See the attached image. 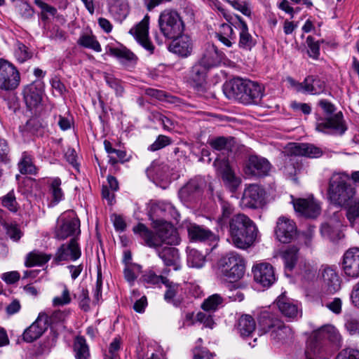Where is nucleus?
<instances>
[{
    "mask_svg": "<svg viewBox=\"0 0 359 359\" xmlns=\"http://www.w3.org/2000/svg\"><path fill=\"white\" fill-rule=\"evenodd\" d=\"M185 228L191 241L201 242L215 239V234L210 230L195 223H187Z\"/></svg>",
    "mask_w": 359,
    "mask_h": 359,
    "instance_id": "obj_28",
    "label": "nucleus"
},
{
    "mask_svg": "<svg viewBox=\"0 0 359 359\" xmlns=\"http://www.w3.org/2000/svg\"><path fill=\"white\" fill-rule=\"evenodd\" d=\"M230 4L234 9L240 11L241 13L246 16H250L251 10L249 4L246 1H240L238 0H224Z\"/></svg>",
    "mask_w": 359,
    "mask_h": 359,
    "instance_id": "obj_52",
    "label": "nucleus"
},
{
    "mask_svg": "<svg viewBox=\"0 0 359 359\" xmlns=\"http://www.w3.org/2000/svg\"><path fill=\"white\" fill-rule=\"evenodd\" d=\"M149 16L146 15L129 32L134 36L137 41L149 52V54L151 55L154 50V46L149 39Z\"/></svg>",
    "mask_w": 359,
    "mask_h": 359,
    "instance_id": "obj_11",
    "label": "nucleus"
},
{
    "mask_svg": "<svg viewBox=\"0 0 359 359\" xmlns=\"http://www.w3.org/2000/svg\"><path fill=\"white\" fill-rule=\"evenodd\" d=\"M221 207L222 215L217 218V222L220 225H223L225 220L233 212L234 209L230 203L226 201H222Z\"/></svg>",
    "mask_w": 359,
    "mask_h": 359,
    "instance_id": "obj_55",
    "label": "nucleus"
},
{
    "mask_svg": "<svg viewBox=\"0 0 359 359\" xmlns=\"http://www.w3.org/2000/svg\"><path fill=\"white\" fill-rule=\"evenodd\" d=\"M127 161H128V158L127 157L126 152L123 150L114 149L112 154L109 156V163L112 165L118 162L123 163Z\"/></svg>",
    "mask_w": 359,
    "mask_h": 359,
    "instance_id": "obj_60",
    "label": "nucleus"
},
{
    "mask_svg": "<svg viewBox=\"0 0 359 359\" xmlns=\"http://www.w3.org/2000/svg\"><path fill=\"white\" fill-rule=\"evenodd\" d=\"M14 54L18 61L21 63L31 58L32 55L28 48L20 41H17L15 44Z\"/></svg>",
    "mask_w": 359,
    "mask_h": 359,
    "instance_id": "obj_47",
    "label": "nucleus"
},
{
    "mask_svg": "<svg viewBox=\"0 0 359 359\" xmlns=\"http://www.w3.org/2000/svg\"><path fill=\"white\" fill-rule=\"evenodd\" d=\"M105 80L109 86L115 90L117 96L123 95L124 88L119 80L111 76H106Z\"/></svg>",
    "mask_w": 359,
    "mask_h": 359,
    "instance_id": "obj_62",
    "label": "nucleus"
},
{
    "mask_svg": "<svg viewBox=\"0 0 359 359\" xmlns=\"http://www.w3.org/2000/svg\"><path fill=\"white\" fill-rule=\"evenodd\" d=\"M347 208L346 217L350 222L353 223L359 217V199H353L348 202Z\"/></svg>",
    "mask_w": 359,
    "mask_h": 359,
    "instance_id": "obj_50",
    "label": "nucleus"
},
{
    "mask_svg": "<svg viewBox=\"0 0 359 359\" xmlns=\"http://www.w3.org/2000/svg\"><path fill=\"white\" fill-rule=\"evenodd\" d=\"M341 215L336 212L333 216L325 222L320 228L321 235L330 240L339 238V231L341 226Z\"/></svg>",
    "mask_w": 359,
    "mask_h": 359,
    "instance_id": "obj_24",
    "label": "nucleus"
},
{
    "mask_svg": "<svg viewBox=\"0 0 359 359\" xmlns=\"http://www.w3.org/2000/svg\"><path fill=\"white\" fill-rule=\"evenodd\" d=\"M234 97L244 104H258L263 96L264 88L257 83L241 78L231 82Z\"/></svg>",
    "mask_w": 359,
    "mask_h": 359,
    "instance_id": "obj_4",
    "label": "nucleus"
},
{
    "mask_svg": "<svg viewBox=\"0 0 359 359\" xmlns=\"http://www.w3.org/2000/svg\"><path fill=\"white\" fill-rule=\"evenodd\" d=\"M298 250L292 247L290 248L281 253V257L284 261L286 270L292 271L298 259Z\"/></svg>",
    "mask_w": 359,
    "mask_h": 359,
    "instance_id": "obj_41",
    "label": "nucleus"
},
{
    "mask_svg": "<svg viewBox=\"0 0 359 359\" xmlns=\"http://www.w3.org/2000/svg\"><path fill=\"white\" fill-rule=\"evenodd\" d=\"M69 310H57L53 312L50 315L46 313V316L47 317L46 320L47 327L48 325L53 327H55L57 325H62V324L65 323L67 318L69 315Z\"/></svg>",
    "mask_w": 359,
    "mask_h": 359,
    "instance_id": "obj_39",
    "label": "nucleus"
},
{
    "mask_svg": "<svg viewBox=\"0 0 359 359\" xmlns=\"http://www.w3.org/2000/svg\"><path fill=\"white\" fill-rule=\"evenodd\" d=\"M271 168L270 163L265 158L251 156L245 168V173L255 177L266 175Z\"/></svg>",
    "mask_w": 359,
    "mask_h": 359,
    "instance_id": "obj_19",
    "label": "nucleus"
},
{
    "mask_svg": "<svg viewBox=\"0 0 359 359\" xmlns=\"http://www.w3.org/2000/svg\"><path fill=\"white\" fill-rule=\"evenodd\" d=\"M24 99L29 110L37 108L42 101L43 85L40 81H35L27 86L23 91Z\"/></svg>",
    "mask_w": 359,
    "mask_h": 359,
    "instance_id": "obj_16",
    "label": "nucleus"
},
{
    "mask_svg": "<svg viewBox=\"0 0 359 359\" xmlns=\"http://www.w3.org/2000/svg\"><path fill=\"white\" fill-rule=\"evenodd\" d=\"M155 249L158 256L162 259L165 265L168 266H172L176 271L181 269L180 254L177 248L172 247H161Z\"/></svg>",
    "mask_w": 359,
    "mask_h": 359,
    "instance_id": "obj_26",
    "label": "nucleus"
},
{
    "mask_svg": "<svg viewBox=\"0 0 359 359\" xmlns=\"http://www.w3.org/2000/svg\"><path fill=\"white\" fill-rule=\"evenodd\" d=\"M214 166L215 167L217 172L222 176L224 182L233 187H236L238 185L239 182L236 177L235 174L229 165L227 159L225 158L222 159L219 158H216L214 162Z\"/></svg>",
    "mask_w": 359,
    "mask_h": 359,
    "instance_id": "obj_27",
    "label": "nucleus"
},
{
    "mask_svg": "<svg viewBox=\"0 0 359 359\" xmlns=\"http://www.w3.org/2000/svg\"><path fill=\"white\" fill-rule=\"evenodd\" d=\"M20 76L17 68L8 61L0 59V89L13 90L19 86Z\"/></svg>",
    "mask_w": 359,
    "mask_h": 359,
    "instance_id": "obj_8",
    "label": "nucleus"
},
{
    "mask_svg": "<svg viewBox=\"0 0 359 359\" xmlns=\"http://www.w3.org/2000/svg\"><path fill=\"white\" fill-rule=\"evenodd\" d=\"M238 22L234 27L239 32L238 46L241 48L250 50L255 44V41L250 34L247 24L239 16H236Z\"/></svg>",
    "mask_w": 359,
    "mask_h": 359,
    "instance_id": "obj_29",
    "label": "nucleus"
},
{
    "mask_svg": "<svg viewBox=\"0 0 359 359\" xmlns=\"http://www.w3.org/2000/svg\"><path fill=\"white\" fill-rule=\"evenodd\" d=\"M346 129L341 112L337 113L316 125L317 130L332 135H342Z\"/></svg>",
    "mask_w": 359,
    "mask_h": 359,
    "instance_id": "obj_13",
    "label": "nucleus"
},
{
    "mask_svg": "<svg viewBox=\"0 0 359 359\" xmlns=\"http://www.w3.org/2000/svg\"><path fill=\"white\" fill-rule=\"evenodd\" d=\"M111 53L114 55L116 56L117 57L125 59L128 61L133 60L135 57V55L126 48H113L111 49Z\"/></svg>",
    "mask_w": 359,
    "mask_h": 359,
    "instance_id": "obj_64",
    "label": "nucleus"
},
{
    "mask_svg": "<svg viewBox=\"0 0 359 359\" xmlns=\"http://www.w3.org/2000/svg\"><path fill=\"white\" fill-rule=\"evenodd\" d=\"M349 179L350 176L346 172H334L332 175L329 181L327 195L333 204L344 207L353 199L355 189L348 183Z\"/></svg>",
    "mask_w": 359,
    "mask_h": 359,
    "instance_id": "obj_3",
    "label": "nucleus"
},
{
    "mask_svg": "<svg viewBox=\"0 0 359 359\" xmlns=\"http://www.w3.org/2000/svg\"><path fill=\"white\" fill-rule=\"evenodd\" d=\"M209 70V68L198 61L194 65L190 72V80L194 88L198 90L202 88L205 82L207 74Z\"/></svg>",
    "mask_w": 359,
    "mask_h": 359,
    "instance_id": "obj_32",
    "label": "nucleus"
},
{
    "mask_svg": "<svg viewBox=\"0 0 359 359\" xmlns=\"http://www.w3.org/2000/svg\"><path fill=\"white\" fill-rule=\"evenodd\" d=\"M345 327L351 335H359V318H351L345 323Z\"/></svg>",
    "mask_w": 359,
    "mask_h": 359,
    "instance_id": "obj_58",
    "label": "nucleus"
},
{
    "mask_svg": "<svg viewBox=\"0 0 359 359\" xmlns=\"http://www.w3.org/2000/svg\"><path fill=\"white\" fill-rule=\"evenodd\" d=\"M46 319V313H39L36 320L24 331V341L30 343L39 339L48 328Z\"/></svg>",
    "mask_w": 359,
    "mask_h": 359,
    "instance_id": "obj_21",
    "label": "nucleus"
},
{
    "mask_svg": "<svg viewBox=\"0 0 359 359\" xmlns=\"http://www.w3.org/2000/svg\"><path fill=\"white\" fill-rule=\"evenodd\" d=\"M160 32L167 39H175L181 35L185 28L180 15L175 10L165 9L158 17Z\"/></svg>",
    "mask_w": 359,
    "mask_h": 359,
    "instance_id": "obj_6",
    "label": "nucleus"
},
{
    "mask_svg": "<svg viewBox=\"0 0 359 359\" xmlns=\"http://www.w3.org/2000/svg\"><path fill=\"white\" fill-rule=\"evenodd\" d=\"M2 204L12 212L17 211V202L13 191H10L3 198Z\"/></svg>",
    "mask_w": 359,
    "mask_h": 359,
    "instance_id": "obj_59",
    "label": "nucleus"
},
{
    "mask_svg": "<svg viewBox=\"0 0 359 359\" xmlns=\"http://www.w3.org/2000/svg\"><path fill=\"white\" fill-rule=\"evenodd\" d=\"M342 270L348 277H359V248H351L343 255Z\"/></svg>",
    "mask_w": 359,
    "mask_h": 359,
    "instance_id": "obj_14",
    "label": "nucleus"
},
{
    "mask_svg": "<svg viewBox=\"0 0 359 359\" xmlns=\"http://www.w3.org/2000/svg\"><path fill=\"white\" fill-rule=\"evenodd\" d=\"M264 189L257 184H250L243 191L241 205L243 208L257 209L264 205Z\"/></svg>",
    "mask_w": 359,
    "mask_h": 359,
    "instance_id": "obj_10",
    "label": "nucleus"
},
{
    "mask_svg": "<svg viewBox=\"0 0 359 359\" xmlns=\"http://www.w3.org/2000/svg\"><path fill=\"white\" fill-rule=\"evenodd\" d=\"M258 230L254 222L245 215H234L229 222V233L233 245L247 249L255 242Z\"/></svg>",
    "mask_w": 359,
    "mask_h": 359,
    "instance_id": "obj_2",
    "label": "nucleus"
},
{
    "mask_svg": "<svg viewBox=\"0 0 359 359\" xmlns=\"http://www.w3.org/2000/svg\"><path fill=\"white\" fill-rule=\"evenodd\" d=\"M222 297L217 294H215L206 299L201 306L204 311H215L222 304Z\"/></svg>",
    "mask_w": 359,
    "mask_h": 359,
    "instance_id": "obj_46",
    "label": "nucleus"
},
{
    "mask_svg": "<svg viewBox=\"0 0 359 359\" xmlns=\"http://www.w3.org/2000/svg\"><path fill=\"white\" fill-rule=\"evenodd\" d=\"M74 352L76 359H88L90 352L86 341L83 337H76L74 342Z\"/></svg>",
    "mask_w": 359,
    "mask_h": 359,
    "instance_id": "obj_38",
    "label": "nucleus"
},
{
    "mask_svg": "<svg viewBox=\"0 0 359 359\" xmlns=\"http://www.w3.org/2000/svg\"><path fill=\"white\" fill-rule=\"evenodd\" d=\"M297 89L304 90L311 94H320L325 90V83L318 78L309 76L304 79V82L297 83Z\"/></svg>",
    "mask_w": 359,
    "mask_h": 359,
    "instance_id": "obj_33",
    "label": "nucleus"
},
{
    "mask_svg": "<svg viewBox=\"0 0 359 359\" xmlns=\"http://www.w3.org/2000/svg\"><path fill=\"white\" fill-rule=\"evenodd\" d=\"M170 144V139L165 135H159L156 141L149 146V149L152 151L161 149Z\"/></svg>",
    "mask_w": 359,
    "mask_h": 359,
    "instance_id": "obj_63",
    "label": "nucleus"
},
{
    "mask_svg": "<svg viewBox=\"0 0 359 359\" xmlns=\"http://www.w3.org/2000/svg\"><path fill=\"white\" fill-rule=\"evenodd\" d=\"M201 184L197 180L189 181L179 192L180 197L184 201H191L201 193Z\"/></svg>",
    "mask_w": 359,
    "mask_h": 359,
    "instance_id": "obj_34",
    "label": "nucleus"
},
{
    "mask_svg": "<svg viewBox=\"0 0 359 359\" xmlns=\"http://www.w3.org/2000/svg\"><path fill=\"white\" fill-rule=\"evenodd\" d=\"M61 180L58 178L54 179L51 183V190L53 199L58 203L63 198V192L60 188Z\"/></svg>",
    "mask_w": 359,
    "mask_h": 359,
    "instance_id": "obj_57",
    "label": "nucleus"
},
{
    "mask_svg": "<svg viewBox=\"0 0 359 359\" xmlns=\"http://www.w3.org/2000/svg\"><path fill=\"white\" fill-rule=\"evenodd\" d=\"M50 259V255L34 250L27 254L25 264L27 267L41 266L48 262Z\"/></svg>",
    "mask_w": 359,
    "mask_h": 359,
    "instance_id": "obj_37",
    "label": "nucleus"
},
{
    "mask_svg": "<svg viewBox=\"0 0 359 359\" xmlns=\"http://www.w3.org/2000/svg\"><path fill=\"white\" fill-rule=\"evenodd\" d=\"M309 50L308 53L310 57L317 59L320 54V46L318 42L314 41L311 36H308L306 39Z\"/></svg>",
    "mask_w": 359,
    "mask_h": 359,
    "instance_id": "obj_61",
    "label": "nucleus"
},
{
    "mask_svg": "<svg viewBox=\"0 0 359 359\" xmlns=\"http://www.w3.org/2000/svg\"><path fill=\"white\" fill-rule=\"evenodd\" d=\"M223 58L222 53L213 44H206L198 62L210 69L218 66Z\"/></svg>",
    "mask_w": 359,
    "mask_h": 359,
    "instance_id": "obj_20",
    "label": "nucleus"
},
{
    "mask_svg": "<svg viewBox=\"0 0 359 359\" xmlns=\"http://www.w3.org/2000/svg\"><path fill=\"white\" fill-rule=\"evenodd\" d=\"M314 338L316 341L327 339L337 346H341L342 342V337L339 331L330 325L323 326L315 331Z\"/></svg>",
    "mask_w": 359,
    "mask_h": 359,
    "instance_id": "obj_30",
    "label": "nucleus"
},
{
    "mask_svg": "<svg viewBox=\"0 0 359 359\" xmlns=\"http://www.w3.org/2000/svg\"><path fill=\"white\" fill-rule=\"evenodd\" d=\"M260 325L264 332H271V338L275 342H283L292 337L291 328L285 325L280 320L263 319L260 322Z\"/></svg>",
    "mask_w": 359,
    "mask_h": 359,
    "instance_id": "obj_9",
    "label": "nucleus"
},
{
    "mask_svg": "<svg viewBox=\"0 0 359 359\" xmlns=\"http://www.w3.org/2000/svg\"><path fill=\"white\" fill-rule=\"evenodd\" d=\"M205 263V257L195 249H190L187 255V264L189 267L200 269Z\"/></svg>",
    "mask_w": 359,
    "mask_h": 359,
    "instance_id": "obj_40",
    "label": "nucleus"
},
{
    "mask_svg": "<svg viewBox=\"0 0 359 359\" xmlns=\"http://www.w3.org/2000/svg\"><path fill=\"white\" fill-rule=\"evenodd\" d=\"M275 234L277 239L281 243L291 242L297 234L295 223L286 217H280L276 222Z\"/></svg>",
    "mask_w": 359,
    "mask_h": 359,
    "instance_id": "obj_12",
    "label": "nucleus"
},
{
    "mask_svg": "<svg viewBox=\"0 0 359 359\" xmlns=\"http://www.w3.org/2000/svg\"><path fill=\"white\" fill-rule=\"evenodd\" d=\"M80 220L72 212L63 215L58 220L55 229V238L65 240L68 237L77 236L80 234Z\"/></svg>",
    "mask_w": 359,
    "mask_h": 359,
    "instance_id": "obj_7",
    "label": "nucleus"
},
{
    "mask_svg": "<svg viewBox=\"0 0 359 359\" xmlns=\"http://www.w3.org/2000/svg\"><path fill=\"white\" fill-rule=\"evenodd\" d=\"M209 144L217 151L229 152L231 149V139L224 137H217L209 140Z\"/></svg>",
    "mask_w": 359,
    "mask_h": 359,
    "instance_id": "obj_44",
    "label": "nucleus"
},
{
    "mask_svg": "<svg viewBox=\"0 0 359 359\" xmlns=\"http://www.w3.org/2000/svg\"><path fill=\"white\" fill-rule=\"evenodd\" d=\"M276 305L280 313L286 318L294 319L299 314L298 306L296 302L287 297L284 294L278 297Z\"/></svg>",
    "mask_w": 359,
    "mask_h": 359,
    "instance_id": "obj_31",
    "label": "nucleus"
},
{
    "mask_svg": "<svg viewBox=\"0 0 359 359\" xmlns=\"http://www.w3.org/2000/svg\"><path fill=\"white\" fill-rule=\"evenodd\" d=\"M3 227L6 235L14 242H18L22 236V233L16 224L4 222Z\"/></svg>",
    "mask_w": 359,
    "mask_h": 359,
    "instance_id": "obj_49",
    "label": "nucleus"
},
{
    "mask_svg": "<svg viewBox=\"0 0 359 359\" xmlns=\"http://www.w3.org/2000/svg\"><path fill=\"white\" fill-rule=\"evenodd\" d=\"M255 280L263 287L271 286L276 280L273 267L269 263H260L252 269Z\"/></svg>",
    "mask_w": 359,
    "mask_h": 359,
    "instance_id": "obj_17",
    "label": "nucleus"
},
{
    "mask_svg": "<svg viewBox=\"0 0 359 359\" xmlns=\"http://www.w3.org/2000/svg\"><path fill=\"white\" fill-rule=\"evenodd\" d=\"M163 284L166 287L164 294V299L167 302H172L182 290L181 286L178 283H173L168 278L163 279Z\"/></svg>",
    "mask_w": 359,
    "mask_h": 359,
    "instance_id": "obj_43",
    "label": "nucleus"
},
{
    "mask_svg": "<svg viewBox=\"0 0 359 359\" xmlns=\"http://www.w3.org/2000/svg\"><path fill=\"white\" fill-rule=\"evenodd\" d=\"M215 36L227 47H231L233 43H235L236 39L231 25L227 23L220 25L218 32L215 33Z\"/></svg>",
    "mask_w": 359,
    "mask_h": 359,
    "instance_id": "obj_36",
    "label": "nucleus"
},
{
    "mask_svg": "<svg viewBox=\"0 0 359 359\" xmlns=\"http://www.w3.org/2000/svg\"><path fill=\"white\" fill-rule=\"evenodd\" d=\"M81 250L75 238H71L69 243L63 244L57 250L55 259L57 261L76 260L81 256Z\"/></svg>",
    "mask_w": 359,
    "mask_h": 359,
    "instance_id": "obj_23",
    "label": "nucleus"
},
{
    "mask_svg": "<svg viewBox=\"0 0 359 359\" xmlns=\"http://www.w3.org/2000/svg\"><path fill=\"white\" fill-rule=\"evenodd\" d=\"M78 44L96 52H101L102 50L100 43L97 41L96 38L91 34H83L81 36L78 40Z\"/></svg>",
    "mask_w": 359,
    "mask_h": 359,
    "instance_id": "obj_45",
    "label": "nucleus"
},
{
    "mask_svg": "<svg viewBox=\"0 0 359 359\" xmlns=\"http://www.w3.org/2000/svg\"><path fill=\"white\" fill-rule=\"evenodd\" d=\"M323 288L328 294H334L341 289V279L331 267L326 266L322 272Z\"/></svg>",
    "mask_w": 359,
    "mask_h": 359,
    "instance_id": "obj_25",
    "label": "nucleus"
},
{
    "mask_svg": "<svg viewBox=\"0 0 359 359\" xmlns=\"http://www.w3.org/2000/svg\"><path fill=\"white\" fill-rule=\"evenodd\" d=\"M296 212L306 217L315 218L320 213V205L313 196L307 198H298L293 201Z\"/></svg>",
    "mask_w": 359,
    "mask_h": 359,
    "instance_id": "obj_15",
    "label": "nucleus"
},
{
    "mask_svg": "<svg viewBox=\"0 0 359 359\" xmlns=\"http://www.w3.org/2000/svg\"><path fill=\"white\" fill-rule=\"evenodd\" d=\"M335 359H359V350L348 347L342 349Z\"/></svg>",
    "mask_w": 359,
    "mask_h": 359,
    "instance_id": "obj_53",
    "label": "nucleus"
},
{
    "mask_svg": "<svg viewBox=\"0 0 359 359\" xmlns=\"http://www.w3.org/2000/svg\"><path fill=\"white\" fill-rule=\"evenodd\" d=\"M18 168L20 173L23 175L36 173V168L32 162V157L25 152L22 154V158L18 163Z\"/></svg>",
    "mask_w": 359,
    "mask_h": 359,
    "instance_id": "obj_42",
    "label": "nucleus"
},
{
    "mask_svg": "<svg viewBox=\"0 0 359 359\" xmlns=\"http://www.w3.org/2000/svg\"><path fill=\"white\" fill-rule=\"evenodd\" d=\"M286 152L293 156H302L309 158H318L323 155V151L320 148L313 144L307 143H290Z\"/></svg>",
    "mask_w": 359,
    "mask_h": 359,
    "instance_id": "obj_18",
    "label": "nucleus"
},
{
    "mask_svg": "<svg viewBox=\"0 0 359 359\" xmlns=\"http://www.w3.org/2000/svg\"><path fill=\"white\" fill-rule=\"evenodd\" d=\"M165 278H166L163 277L161 276H157L155 273L152 271H149L142 276L140 280L144 284L156 285L158 284L160 282L163 283V279Z\"/></svg>",
    "mask_w": 359,
    "mask_h": 359,
    "instance_id": "obj_54",
    "label": "nucleus"
},
{
    "mask_svg": "<svg viewBox=\"0 0 359 359\" xmlns=\"http://www.w3.org/2000/svg\"><path fill=\"white\" fill-rule=\"evenodd\" d=\"M112 11L116 13L120 18H125L128 14V4L123 0H118L112 6Z\"/></svg>",
    "mask_w": 359,
    "mask_h": 359,
    "instance_id": "obj_56",
    "label": "nucleus"
},
{
    "mask_svg": "<svg viewBox=\"0 0 359 359\" xmlns=\"http://www.w3.org/2000/svg\"><path fill=\"white\" fill-rule=\"evenodd\" d=\"M256 323L250 315L245 314L240 317L237 323V330L242 337H250L255 330Z\"/></svg>",
    "mask_w": 359,
    "mask_h": 359,
    "instance_id": "obj_35",
    "label": "nucleus"
},
{
    "mask_svg": "<svg viewBox=\"0 0 359 359\" xmlns=\"http://www.w3.org/2000/svg\"><path fill=\"white\" fill-rule=\"evenodd\" d=\"M16 12L23 18L28 19L34 14L33 8L25 1H18L15 4Z\"/></svg>",
    "mask_w": 359,
    "mask_h": 359,
    "instance_id": "obj_51",
    "label": "nucleus"
},
{
    "mask_svg": "<svg viewBox=\"0 0 359 359\" xmlns=\"http://www.w3.org/2000/svg\"><path fill=\"white\" fill-rule=\"evenodd\" d=\"M152 224L156 233L141 223L133 227V231L140 235L148 247L158 248L163 244L176 245L180 243L177 229L170 222L157 219L154 220Z\"/></svg>",
    "mask_w": 359,
    "mask_h": 359,
    "instance_id": "obj_1",
    "label": "nucleus"
},
{
    "mask_svg": "<svg viewBox=\"0 0 359 359\" xmlns=\"http://www.w3.org/2000/svg\"><path fill=\"white\" fill-rule=\"evenodd\" d=\"M169 45V50L184 57L189 56L194 48L191 39L188 35H180Z\"/></svg>",
    "mask_w": 359,
    "mask_h": 359,
    "instance_id": "obj_22",
    "label": "nucleus"
},
{
    "mask_svg": "<svg viewBox=\"0 0 359 359\" xmlns=\"http://www.w3.org/2000/svg\"><path fill=\"white\" fill-rule=\"evenodd\" d=\"M72 302V297L70 294V291L67 288V287L64 285H62V293L60 295L55 297L52 300V304L53 306H63L65 305H68Z\"/></svg>",
    "mask_w": 359,
    "mask_h": 359,
    "instance_id": "obj_48",
    "label": "nucleus"
},
{
    "mask_svg": "<svg viewBox=\"0 0 359 359\" xmlns=\"http://www.w3.org/2000/svg\"><path fill=\"white\" fill-rule=\"evenodd\" d=\"M218 266L221 275L229 282H236L245 274V262L236 252H229L222 257L219 261Z\"/></svg>",
    "mask_w": 359,
    "mask_h": 359,
    "instance_id": "obj_5",
    "label": "nucleus"
}]
</instances>
